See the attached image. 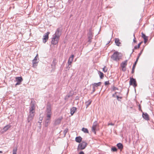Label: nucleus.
<instances>
[{
	"instance_id": "obj_52",
	"label": "nucleus",
	"mask_w": 154,
	"mask_h": 154,
	"mask_svg": "<svg viewBox=\"0 0 154 154\" xmlns=\"http://www.w3.org/2000/svg\"><path fill=\"white\" fill-rule=\"evenodd\" d=\"M37 60V58L36 56L35 57L34 59V60H33L36 61Z\"/></svg>"
},
{
	"instance_id": "obj_27",
	"label": "nucleus",
	"mask_w": 154,
	"mask_h": 154,
	"mask_svg": "<svg viewBox=\"0 0 154 154\" xmlns=\"http://www.w3.org/2000/svg\"><path fill=\"white\" fill-rule=\"evenodd\" d=\"M91 101H88L85 103L86 108L88 107L91 104Z\"/></svg>"
},
{
	"instance_id": "obj_46",
	"label": "nucleus",
	"mask_w": 154,
	"mask_h": 154,
	"mask_svg": "<svg viewBox=\"0 0 154 154\" xmlns=\"http://www.w3.org/2000/svg\"><path fill=\"white\" fill-rule=\"evenodd\" d=\"M71 66H69L68 65V66H67L66 68V69L68 70H69L70 68L71 67Z\"/></svg>"
},
{
	"instance_id": "obj_41",
	"label": "nucleus",
	"mask_w": 154,
	"mask_h": 154,
	"mask_svg": "<svg viewBox=\"0 0 154 154\" xmlns=\"http://www.w3.org/2000/svg\"><path fill=\"white\" fill-rule=\"evenodd\" d=\"M30 107H31L32 108H33L34 109H35V106H34V105L33 103L31 104Z\"/></svg>"
},
{
	"instance_id": "obj_17",
	"label": "nucleus",
	"mask_w": 154,
	"mask_h": 154,
	"mask_svg": "<svg viewBox=\"0 0 154 154\" xmlns=\"http://www.w3.org/2000/svg\"><path fill=\"white\" fill-rule=\"evenodd\" d=\"M82 138L80 136L77 137L75 138V141L78 143H80L82 141Z\"/></svg>"
},
{
	"instance_id": "obj_58",
	"label": "nucleus",
	"mask_w": 154,
	"mask_h": 154,
	"mask_svg": "<svg viewBox=\"0 0 154 154\" xmlns=\"http://www.w3.org/2000/svg\"><path fill=\"white\" fill-rule=\"evenodd\" d=\"M94 92V91L92 90V92H91V94H93Z\"/></svg>"
},
{
	"instance_id": "obj_45",
	"label": "nucleus",
	"mask_w": 154,
	"mask_h": 154,
	"mask_svg": "<svg viewBox=\"0 0 154 154\" xmlns=\"http://www.w3.org/2000/svg\"><path fill=\"white\" fill-rule=\"evenodd\" d=\"M143 49H142L140 52L139 54H138V55L139 56H140V55L141 54L142 52H143Z\"/></svg>"
},
{
	"instance_id": "obj_30",
	"label": "nucleus",
	"mask_w": 154,
	"mask_h": 154,
	"mask_svg": "<svg viewBox=\"0 0 154 154\" xmlns=\"http://www.w3.org/2000/svg\"><path fill=\"white\" fill-rule=\"evenodd\" d=\"M97 121H95L93 123V125L92 126V127L94 128H96L97 126Z\"/></svg>"
},
{
	"instance_id": "obj_6",
	"label": "nucleus",
	"mask_w": 154,
	"mask_h": 154,
	"mask_svg": "<svg viewBox=\"0 0 154 154\" xmlns=\"http://www.w3.org/2000/svg\"><path fill=\"white\" fill-rule=\"evenodd\" d=\"M50 33L49 32H47L44 35L43 38V43H45L47 42L48 39V35Z\"/></svg>"
},
{
	"instance_id": "obj_53",
	"label": "nucleus",
	"mask_w": 154,
	"mask_h": 154,
	"mask_svg": "<svg viewBox=\"0 0 154 154\" xmlns=\"http://www.w3.org/2000/svg\"><path fill=\"white\" fill-rule=\"evenodd\" d=\"M96 90V89L95 88H94V87H93V91H95Z\"/></svg>"
},
{
	"instance_id": "obj_23",
	"label": "nucleus",
	"mask_w": 154,
	"mask_h": 154,
	"mask_svg": "<svg viewBox=\"0 0 154 154\" xmlns=\"http://www.w3.org/2000/svg\"><path fill=\"white\" fill-rule=\"evenodd\" d=\"M98 74L99 75L100 78L101 79H102L104 77V74L103 73L100 71H99Z\"/></svg>"
},
{
	"instance_id": "obj_48",
	"label": "nucleus",
	"mask_w": 154,
	"mask_h": 154,
	"mask_svg": "<svg viewBox=\"0 0 154 154\" xmlns=\"http://www.w3.org/2000/svg\"><path fill=\"white\" fill-rule=\"evenodd\" d=\"M79 154H85L83 151H81L80 152Z\"/></svg>"
},
{
	"instance_id": "obj_49",
	"label": "nucleus",
	"mask_w": 154,
	"mask_h": 154,
	"mask_svg": "<svg viewBox=\"0 0 154 154\" xmlns=\"http://www.w3.org/2000/svg\"><path fill=\"white\" fill-rule=\"evenodd\" d=\"M122 70L123 71L125 72L126 71V69L125 68H122Z\"/></svg>"
},
{
	"instance_id": "obj_60",
	"label": "nucleus",
	"mask_w": 154,
	"mask_h": 154,
	"mask_svg": "<svg viewBox=\"0 0 154 154\" xmlns=\"http://www.w3.org/2000/svg\"><path fill=\"white\" fill-rule=\"evenodd\" d=\"M2 153V152L1 151H0V153Z\"/></svg>"
},
{
	"instance_id": "obj_29",
	"label": "nucleus",
	"mask_w": 154,
	"mask_h": 154,
	"mask_svg": "<svg viewBox=\"0 0 154 154\" xmlns=\"http://www.w3.org/2000/svg\"><path fill=\"white\" fill-rule=\"evenodd\" d=\"M72 95H70L69 94H67L65 97V100H67L70 97H71Z\"/></svg>"
},
{
	"instance_id": "obj_55",
	"label": "nucleus",
	"mask_w": 154,
	"mask_h": 154,
	"mask_svg": "<svg viewBox=\"0 0 154 154\" xmlns=\"http://www.w3.org/2000/svg\"><path fill=\"white\" fill-rule=\"evenodd\" d=\"M42 120H40V121H39V122H38V123H40V125H41V123H42Z\"/></svg>"
},
{
	"instance_id": "obj_11",
	"label": "nucleus",
	"mask_w": 154,
	"mask_h": 154,
	"mask_svg": "<svg viewBox=\"0 0 154 154\" xmlns=\"http://www.w3.org/2000/svg\"><path fill=\"white\" fill-rule=\"evenodd\" d=\"M11 127V125H7L5 126L2 130V133H3L6 131Z\"/></svg>"
},
{
	"instance_id": "obj_15",
	"label": "nucleus",
	"mask_w": 154,
	"mask_h": 154,
	"mask_svg": "<svg viewBox=\"0 0 154 154\" xmlns=\"http://www.w3.org/2000/svg\"><path fill=\"white\" fill-rule=\"evenodd\" d=\"M77 109L75 107H73L72 108L70 109V114L71 116L73 115L74 113L75 112Z\"/></svg>"
},
{
	"instance_id": "obj_8",
	"label": "nucleus",
	"mask_w": 154,
	"mask_h": 154,
	"mask_svg": "<svg viewBox=\"0 0 154 154\" xmlns=\"http://www.w3.org/2000/svg\"><path fill=\"white\" fill-rule=\"evenodd\" d=\"M16 81L17 82L15 84V86L19 85L21 84V82L23 80L22 78L21 77H17L15 78Z\"/></svg>"
},
{
	"instance_id": "obj_5",
	"label": "nucleus",
	"mask_w": 154,
	"mask_h": 154,
	"mask_svg": "<svg viewBox=\"0 0 154 154\" xmlns=\"http://www.w3.org/2000/svg\"><path fill=\"white\" fill-rule=\"evenodd\" d=\"M129 84L130 85H133L134 88H135L137 85L136 79L132 77H130Z\"/></svg>"
},
{
	"instance_id": "obj_20",
	"label": "nucleus",
	"mask_w": 154,
	"mask_h": 154,
	"mask_svg": "<svg viewBox=\"0 0 154 154\" xmlns=\"http://www.w3.org/2000/svg\"><path fill=\"white\" fill-rule=\"evenodd\" d=\"M118 148L121 150L123 148V146L122 144L121 143H119L117 144L116 145Z\"/></svg>"
},
{
	"instance_id": "obj_54",
	"label": "nucleus",
	"mask_w": 154,
	"mask_h": 154,
	"mask_svg": "<svg viewBox=\"0 0 154 154\" xmlns=\"http://www.w3.org/2000/svg\"><path fill=\"white\" fill-rule=\"evenodd\" d=\"M79 97H76L75 98V100H79Z\"/></svg>"
},
{
	"instance_id": "obj_10",
	"label": "nucleus",
	"mask_w": 154,
	"mask_h": 154,
	"mask_svg": "<svg viewBox=\"0 0 154 154\" xmlns=\"http://www.w3.org/2000/svg\"><path fill=\"white\" fill-rule=\"evenodd\" d=\"M62 119V117H60L58 119H55L54 124V125H57L60 124V123L61 120Z\"/></svg>"
},
{
	"instance_id": "obj_25",
	"label": "nucleus",
	"mask_w": 154,
	"mask_h": 154,
	"mask_svg": "<svg viewBox=\"0 0 154 154\" xmlns=\"http://www.w3.org/2000/svg\"><path fill=\"white\" fill-rule=\"evenodd\" d=\"M17 147H16L14 148L13 150V154H17Z\"/></svg>"
},
{
	"instance_id": "obj_19",
	"label": "nucleus",
	"mask_w": 154,
	"mask_h": 154,
	"mask_svg": "<svg viewBox=\"0 0 154 154\" xmlns=\"http://www.w3.org/2000/svg\"><path fill=\"white\" fill-rule=\"evenodd\" d=\"M120 40L118 38H116L115 39V43L116 45L118 46H120V44H121V43L119 42Z\"/></svg>"
},
{
	"instance_id": "obj_22",
	"label": "nucleus",
	"mask_w": 154,
	"mask_h": 154,
	"mask_svg": "<svg viewBox=\"0 0 154 154\" xmlns=\"http://www.w3.org/2000/svg\"><path fill=\"white\" fill-rule=\"evenodd\" d=\"M137 63L136 62H135L134 64H133L132 68V70L131 71V73L132 74H133L134 73V69L136 66V65L137 64Z\"/></svg>"
},
{
	"instance_id": "obj_28",
	"label": "nucleus",
	"mask_w": 154,
	"mask_h": 154,
	"mask_svg": "<svg viewBox=\"0 0 154 154\" xmlns=\"http://www.w3.org/2000/svg\"><path fill=\"white\" fill-rule=\"evenodd\" d=\"M111 150L112 152H116L117 151V149L115 146L112 147L111 148Z\"/></svg>"
},
{
	"instance_id": "obj_40",
	"label": "nucleus",
	"mask_w": 154,
	"mask_h": 154,
	"mask_svg": "<svg viewBox=\"0 0 154 154\" xmlns=\"http://www.w3.org/2000/svg\"><path fill=\"white\" fill-rule=\"evenodd\" d=\"M109 81H106L105 82V85H108L109 84Z\"/></svg>"
},
{
	"instance_id": "obj_56",
	"label": "nucleus",
	"mask_w": 154,
	"mask_h": 154,
	"mask_svg": "<svg viewBox=\"0 0 154 154\" xmlns=\"http://www.w3.org/2000/svg\"><path fill=\"white\" fill-rule=\"evenodd\" d=\"M134 49L133 50V51H132V53H131V54L130 56H131V54L133 53V52L134 51Z\"/></svg>"
},
{
	"instance_id": "obj_59",
	"label": "nucleus",
	"mask_w": 154,
	"mask_h": 154,
	"mask_svg": "<svg viewBox=\"0 0 154 154\" xmlns=\"http://www.w3.org/2000/svg\"><path fill=\"white\" fill-rule=\"evenodd\" d=\"M139 110H140V109H141V107L140 105H139Z\"/></svg>"
},
{
	"instance_id": "obj_38",
	"label": "nucleus",
	"mask_w": 154,
	"mask_h": 154,
	"mask_svg": "<svg viewBox=\"0 0 154 154\" xmlns=\"http://www.w3.org/2000/svg\"><path fill=\"white\" fill-rule=\"evenodd\" d=\"M116 90H118V88H117L115 87L114 86H113V88H112V90L114 91H115Z\"/></svg>"
},
{
	"instance_id": "obj_18",
	"label": "nucleus",
	"mask_w": 154,
	"mask_h": 154,
	"mask_svg": "<svg viewBox=\"0 0 154 154\" xmlns=\"http://www.w3.org/2000/svg\"><path fill=\"white\" fill-rule=\"evenodd\" d=\"M51 118L47 117L45 121V126L46 127H48V124L49 123Z\"/></svg>"
},
{
	"instance_id": "obj_21",
	"label": "nucleus",
	"mask_w": 154,
	"mask_h": 154,
	"mask_svg": "<svg viewBox=\"0 0 154 154\" xmlns=\"http://www.w3.org/2000/svg\"><path fill=\"white\" fill-rule=\"evenodd\" d=\"M101 84V82H99L97 83H94V84H92V85H93V87H97L99 86H100Z\"/></svg>"
},
{
	"instance_id": "obj_47",
	"label": "nucleus",
	"mask_w": 154,
	"mask_h": 154,
	"mask_svg": "<svg viewBox=\"0 0 154 154\" xmlns=\"http://www.w3.org/2000/svg\"><path fill=\"white\" fill-rule=\"evenodd\" d=\"M114 125V124L112 123H109L108 124V125H110L113 126Z\"/></svg>"
},
{
	"instance_id": "obj_32",
	"label": "nucleus",
	"mask_w": 154,
	"mask_h": 154,
	"mask_svg": "<svg viewBox=\"0 0 154 154\" xmlns=\"http://www.w3.org/2000/svg\"><path fill=\"white\" fill-rule=\"evenodd\" d=\"M34 110H35V109H34V108H32V107H30L29 112H35Z\"/></svg>"
},
{
	"instance_id": "obj_3",
	"label": "nucleus",
	"mask_w": 154,
	"mask_h": 154,
	"mask_svg": "<svg viewBox=\"0 0 154 154\" xmlns=\"http://www.w3.org/2000/svg\"><path fill=\"white\" fill-rule=\"evenodd\" d=\"M119 53L118 52H115L112 55L111 58L114 61H118L119 59Z\"/></svg>"
},
{
	"instance_id": "obj_4",
	"label": "nucleus",
	"mask_w": 154,
	"mask_h": 154,
	"mask_svg": "<svg viewBox=\"0 0 154 154\" xmlns=\"http://www.w3.org/2000/svg\"><path fill=\"white\" fill-rule=\"evenodd\" d=\"M59 38L56 37L55 36L53 35L51 41V44L54 45L57 44L58 42Z\"/></svg>"
},
{
	"instance_id": "obj_42",
	"label": "nucleus",
	"mask_w": 154,
	"mask_h": 154,
	"mask_svg": "<svg viewBox=\"0 0 154 154\" xmlns=\"http://www.w3.org/2000/svg\"><path fill=\"white\" fill-rule=\"evenodd\" d=\"M142 43V42L138 44V45L137 46L138 48H140V45H141V44Z\"/></svg>"
},
{
	"instance_id": "obj_1",
	"label": "nucleus",
	"mask_w": 154,
	"mask_h": 154,
	"mask_svg": "<svg viewBox=\"0 0 154 154\" xmlns=\"http://www.w3.org/2000/svg\"><path fill=\"white\" fill-rule=\"evenodd\" d=\"M87 143L85 141H83L81 143H79L78 146L77 150L78 151L83 150L87 146Z\"/></svg>"
},
{
	"instance_id": "obj_51",
	"label": "nucleus",
	"mask_w": 154,
	"mask_h": 154,
	"mask_svg": "<svg viewBox=\"0 0 154 154\" xmlns=\"http://www.w3.org/2000/svg\"><path fill=\"white\" fill-rule=\"evenodd\" d=\"M135 39V38L134 37V38L133 39V42L135 43H136L137 42V41Z\"/></svg>"
},
{
	"instance_id": "obj_44",
	"label": "nucleus",
	"mask_w": 154,
	"mask_h": 154,
	"mask_svg": "<svg viewBox=\"0 0 154 154\" xmlns=\"http://www.w3.org/2000/svg\"><path fill=\"white\" fill-rule=\"evenodd\" d=\"M140 57V56H139V55H138V56H137V58L136 60V61H135V62H136V63H137V62H138V59H139V58Z\"/></svg>"
},
{
	"instance_id": "obj_12",
	"label": "nucleus",
	"mask_w": 154,
	"mask_h": 154,
	"mask_svg": "<svg viewBox=\"0 0 154 154\" xmlns=\"http://www.w3.org/2000/svg\"><path fill=\"white\" fill-rule=\"evenodd\" d=\"M142 117L146 120H149V116L146 113L143 112Z\"/></svg>"
},
{
	"instance_id": "obj_43",
	"label": "nucleus",
	"mask_w": 154,
	"mask_h": 154,
	"mask_svg": "<svg viewBox=\"0 0 154 154\" xmlns=\"http://www.w3.org/2000/svg\"><path fill=\"white\" fill-rule=\"evenodd\" d=\"M72 62H70V61H68V64L69 66H71V64L72 63Z\"/></svg>"
},
{
	"instance_id": "obj_24",
	"label": "nucleus",
	"mask_w": 154,
	"mask_h": 154,
	"mask_svg": "<svg viewBox=\"0 0 154 154\" xmlns=\"http://www.w3.org/2000/svg\"><path fill=\"white\" fill-rule=\"evenodd\" d=\"M82 130L85 133H89V131L88 129L85 128H82Z\"/></svg>"
},
{
	"instance_id": "obj_35",
	"label": "nucleus",
	"mask_w": 154,
	"mask_h": 154,
	"mask_svg": "<svg viewBox=\"0 0 154 154\" xmlns=\"http://www.w3.org/2000/svg\"><path fill=\"white\" fill-rule=\"evenodd\" d=\"M96 129V128H93L92 127V128L91 129L92 131L94 132V134H96V131H95Z\"/></svg>"
},
{
	"instance_id": "obj_33",
	"label": "nucleus",
	"mask_w": 154,
	"mask_h": 154,
	"mask_svg": "<svg viewBox=\"0 0 154 154\" xmlns=\"http://www.w3.org/2000/svg\"><path fill=\"white\" fill-rule=\"evenodd\" d=\"M68 131V129H67V128H66L63 131V133H64V136H65V135H66V134L67 133V132Z\"/></svg>"
},
{
	"instance_id": "obj_13",
	"label": "nucleus",
	"mask_w": 154,
	"mask_h": 154,
	"mask_svg": "<svg viewBox=\"0 0 154 154\" xmlns=\"http://www.w3.org/2000/svg\"><path fill=\"white\" fill-rule=\"evenodd\" d=\"M88 42H91V39L92 38V37L93 35L92 34L91 32H89L88 35Z\"/></svg>"
},
{
	"instance_id": "obj_57",
	"label": "nucleus",
	"mask_w": 154,
	"mask_h": 154,
	"mask_svg": "<svg viewBox=\"0 0 154 154\" xmlns=\"http://www.w3.org/2000/svg\"><path fill=\"white\" fill-rule=\"evenodd\" d=\"M94 92V91L92 90V92H91V94H93Z\"/></svg>"
},
{
	"instance_id": "obj_2",
	"label": "nucleus",
	"mask_w": 154,
	"mask_h": 154,
	"mask_svg": "<svg viewBox=\"0 0 154 154\" xmlns=\"http://www.w3.org/2000/svg\"><path fill=\"white\" fill-rule=\"evenodd\" d=\"M46 112H47V117L51 118L52 112L51 111V104L50 103L48 104L46 107Z\"/></svg>"
},
{
	"instance_id": "obj_14",
	"label": "nucleus",
	"mask_w": 154,
	"mask_h": 154,
	"mask_svg": "<svg viewBox=\"0 0 154 154\" xmlns=\"http://www.w3.org/2000/svg\"><path fill=\"white\" fill-rule=\"evenodd\" d=\"M142 37L144 40V42L146 43L148 41L147 37L143 32H142Z\"/></svg>"
},
{
	"instance_id": "obj_34",
	"label": "nucleus",
	"mask_w": 154,
	"mask_h": 154,
	"mask_svg": "<svg viewBox=\"0 0 154 154\" xmlns=\"http://www.w3.org/2000/svg\"><path fill=\"white\" fill-rule=\"evenodd\" d=\"M33 64L34 66H36L37 62L35 60H33L32 61Z\"/></svg>"
},
{
	"instance_id": "obj_39",
	"label": "nucleus",
	"mask_w": 154,
	"mask_h": 154,
	"mask_svg": "<svg viewBox=\"0 0 154 154\" xmlns=\"http://www.w3.org/2000/svg\"><path fill=\"white\" fill-rule=\"evenodd\" d=\"M118 92H116L114 94H113L112 95V97H116V95L117 93Z\"/></svg>"
},
{
	"instance_id": "obj_7",
	"label": "nucleus",
	"mask_w": 154,
	"mask_h": 154,
	"mask_svg": "<svg viewBox=\"0 0 154 154\" xmlns=\"http://www.w3.org/2000/svg\"><path fill=\"white\" fill-rule=\"evenodd\" d=\"M61 31H60V28H59L57 29L55 33L53 35L55 36L56 37H57L58 38H60V36L61 35Z\"/></svg>"
},
{
	"instance_id": "obj_36",
	"label": "nucleus",
	"mask_w": 154,
	"mask_h": 154,
	"mask_svg": "<svg viewBox=\"0 0 154 154\" xmlns=\"http://www.w3.org/2000/svg\"><path fill=\"white\" fill-rule=\"evenodd\" d=\"M107 69H106V66H105L103 69V71L105 72H106L107 71Z\"/></svg>"
},
{
	"instance_id": "obj_31",
	"label": "nucleus",
	"mask_w": 154,
	"mask_h": 154,
	"mask_svg": "<svg viewBox=\"0 0 154 154\" xmlns=\"http://www.w3.org/2000/svg\"><path fill=\"white\" fill-rule=\"evenodd\" d=\"M116 97L117 98V100L119 101H121V99L122 98V97H119L118 95H116Z\"/></svg>"
},
{
	"instance_id": "obj_37",
	"label": "nucleus",
	"mask_w": 154,
	"mask_h": 154,
	"mask_svg": "<svg viewBox=\"0 0 154 154\" xmlns=\"http://www.w3.org/2000/svg\"><path fill=\"white\" fill-rule=\"evenodd\" d=\"M56 63V59H54L53 61V64L55 66Z\"/></svg>"
},
{
	"instance_id": "obj_26",
	"label": "nucleus",
	"mask_w": 154,
	"mask_h": 154,
	"mask_svg": "<svg viewBox=\"0 0 154 154\" xmlns=\"http://www.w3.org/2000/svg\"><path fill=\"white\" fill-rule=\"evenodd\" d=\"M74 57V55H72L71 56H70L68 60V61H70L71 62H72L73 59Z\"/></svg>"
},
{
	"instance_id": "obj_9",
	"label": "nucleus",
	"mask_w": 154,
	"mask_h": 154,
	"mask_svg": "<svg viewBox=\"0 0 154 154\" xmlns=\"http://www.w3.org/2000/svg\"><path fill=\"white\" fill-rule=\"evenodd\" d=\"M34 116V112H29V115L27 119L28 121L29 122L30 121L32 120Z\"/></svg>"
},
{
	"instance_id": "obj_16",
	"label": "nucleus",
	"mask_w": 154,
	"mask_h": 154,
	"mask_svg": "<svg viewBox=\"0 0 154 154\" xmlns=\"http://www.w3.org/2000/svg\"><path fill=\"white\" fill-rule=\"evenodd\" d=\"M127 60H126L121 63V66L122 68H125L127 65Z\"/></svg>"
},
{
	"instance_id": "obj_50",
	"label": "nucleus",
	"mask_w": 154,
	"mask_h": 154,
	"mask_svg": "<svg viewBox=\"0 0 154 154\" xmlns=\"http://www.w3.org/2000/svg\"><path fill=\"white\" fill-rule=\"evenodd\" d=\"M137 48H137V46L136 45L134 47V49H137Z\"/></svg>"
}]
</instances>
